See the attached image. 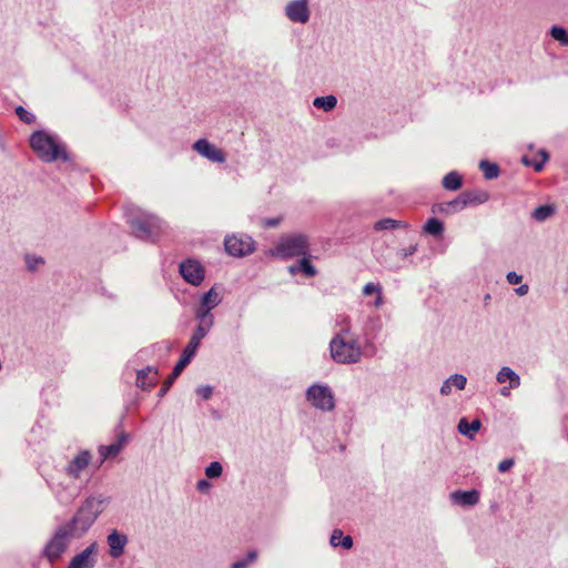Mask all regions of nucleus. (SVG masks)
I'll list each match as a JSON object with an SVG mask.
<instances>
[{"label": "nucleus", "mask_w": 568, "mask_h": 568, "mask_svg": "<svg viewBox=\"0 0 568 568\" xmlns=\"http://www.w3.org/2000/svg\"><path fill=\"white\" fill-rule=\"evenodd\" d=\"M310 1L308 0H292L285 7V14L287 19L295 23H306L310 20Z\"/></svg>", "instance_id": "nucleus-10"}, {"label": "nucleus", "mask_w": 568, "mask_h": 568, "mask_svg": "<svg viewBox=\"0 0 568 568\" xmlns=\"http://www.w3.org/2000/svg\"><path fill=\"white\" fill-rule=\"evenodd\" d=\"M223 473V466L220 462H212L205 468V476L207 478H219Z\"/></svg>", "instance_id": "nucleus-37"}, {"label": "nucleus", "mask_w": 568, "mask_h": 568, "mask_svg": "<svg viewBox=\"0 0 568 568\" xmlns=\"http://www.w3.org/2000/svg\"><path fill=\"white\" fill-rule=\"evenodd\" d=\"M407 224L405 222L394 220V219H383L375 223L374 229L377 231L384 230H394L397 227H406Z\"/></svg>", "instance_id": "nucleus-31"}, {"label": "nucleus", "mask_w": 568, "mask_h": 568, "mask_svg": "<svg viewBox=\"0 0 568 568\" xmlns=\"http://www.w3.org/2000/svg\"><path fill=\"white\" fill-rule=\"evenodd\" d=\"M212 326L213 324L199 323L191 337L201 342L207 335Z\"/></svg>", "instance_id": "nucleus-38"}, {"label": "nucleus", "mask_w": 568, "mask_h": 568, "mask_svg": "<svg viewBox=\"0 0 568 568\" xmlns=\"http://www.w3.org/2000/svg\"><path fill=\"white\" fill-rule=\"evenodd\" d=\"M297 271L303 272L307 277H313L317 273L316 268L311 264L306 256H303L297 265L290 266V272L292 274H295Z\"/></svg>", "instance_id": "nucleus-26"}, {"label": "nucleus", "mask_w": 568, "mask_h": 568, "mask_svg": "<svg viewBox=\"0 0 568 568\" xmlns=\"http://www.w3.org/2000/svg\"><path fill=\"white\" fill-rule=\"evenodd\" d=\"M337 104V99L334 95H326V97H317L313 101V105L323 109L324 111L328 112L333 110Z\"/></svg>", "instance_id": "nucleus-29"}, {"label": "nucleus", "mask_w": 568, "mask_h": 568, "mask_svg": "<svg viewBox=\"0 0 568 568\" xmlns=\"http://www.w3.org/2000/svg\"><path fill=\"white\" fill-rule=\"evenodd\" d=\"M280 223V219H268L265 221V226L267 227H275Z\"/></svg>", "instance_id": "nucleus-51"}, {"label": "nucleus", "mask_w": 568, "mask_h": 568, "mask_svg": "<svg viewBox=\"0 0 568 568\" xmlns=\"http://www.w3.org/2000/svg\"><path fill=\"white\" fill-rule=\"evenodd\" d=\"M424 231L430 235L439 236L444 232V224L439 220L433 217L426 222Z\"/></svg>", "instance_id": "nucleus-35"}, {"label": "nucleus", "mask_w": 568, "mask_h": 568, "mask_svg": "<svg viewBox=\"0 0 568 568\" xmlns=\"http://www.w3.org/2000/svg\"><path fill=\"white\" fill-rule=\"evenodd\" d=\"M180 274L191 285H200L205 276L204 267L195 260H186L180 264Z\"/></svg>", "instance_id": "nucleus-11"}, {"label": "nucleus", "mask_w": 568, "mask_h": 568, "mask_svg": "<svg viewBox=\"0 0 568 568\" xmlns=\"http://www.w3.org/2000/svg\"><path fill=\"white\" fill-rule=\"evenodd\" d=\"M212 485L207 479H200L196 483V489L201 493H207L211 489Z\"/></svg>", "instance_id": "nucleus-45"}, {"label": "nucleus", "mask_w": 568, "mask_h": 568, "mask_svg": "<svg viewBox=\"0 0 568 568\" xmlns=\"http://www.w3.org/2000/svg\"><path fill=\"white\" fill-rule=\"evenodd\" d=\"M506 278H507V282H508L509 284H514V285H515V284H519V283H521V281H523V276H521V275H519V274H517L516 272H509V273L507 274Z\"/></svg>", "instance_id": "nucleus-46"}, {"label": "nucleus", "mask_w": 568, "mask_h": 568, "mask_svg": "<svg viewBox=\"0 0 568 568\" xmlns=\"http://www.w3.org/2000/svg\"><path fill=\"white\" fill-rule=\"evenodd\" d=\"M480 427L481 422L479 419L476 418L473 422H468L466 417L460 418L457 425L458 432L469 439H473L476 436Z\"/></svg>", "instance_id": "nucleus-20"}, {"label": "nucleus", "mask_w": 568, "mask_h": 568, "mask_svg": "<svg viewBox=\"0 0 568 568\" xmlns=\"http://www.w3.org/2000/svg\"><path fill=\"white\" fill-rule=\"evenodd\" d=\"M335 326L338 328L336 334H345L346 336L352 335V324L348 315L339 314L336 316Z\"/></svg>", "instance_id": "nucleus-32"}, {"label": "nucleus", "mask_w": 568, "mask_h": 568, "mask_svg": "<svg viewBox=\"0 0 568 568\" xmlns=\"http://www.w3.org/2000/svg\"><path fill=\"white\" fill-rule=\"evenodd\" d=\"M467 378L463 374H454L449 376L440 387V394L447 396L452 393L453 387L458 390H463L466 387Z\"/></svg>", "instance_id": "nucleus-18"}, {"label": "nucleus", "mask_w": 568, "mask_h": 568, "mask_svg": "<svg viewBox=\"0 0 568 568\" xmlns=\"http://www.w3.org/2000/svg\"><path fill=\"white\" fill-rule=\"evenodd\" d=\"M513 466H514V459H511V458H507V459L501 460V462L498 464V470H499L500 473H506V471H508Z\"/></svg>", "instance_id": "nucleus-44"}, {"label": "nucleus", "mask_w": 568, "mask_h": 568, "mask_svg": "<svg viewBox=\"0 0 568 568\" xmlns=\"http://www.w3.org/2000/svg\"><path fill=\"white\" fill-rule=\"evenodd\" d=\"M515 291L519 296H524L528 293L529 286L527 284H524L517 287Z\"/></svg>", "instance_id": "nucleus-50"}, {"label": "nucleus", "mask_w": 568, "mask_h": 568, "mask_svg": "<svg viewBox=\"0 0 568 568\" xmlns=\"http://www.w3.org/2000/svg\"><path fill=\"white\" fill-rule=\"evenodd\" d=\"M126 219L133 234L142 240L153 241L166 229L165 222L160 217L140 210L128 212Z\"/></svg>", "instance_id": "nucleus-2"}, {"label": "nucleus", "mask_w": 568, "mask_h": 568, "mask_svg": "<svg viewBox=\"0 0 568 568\" xmlns=\"http://www.w3.org/2000/svg\"><path fill=\"white\" fill-rule=\"evenodd\" d=\"M194 315L200 323L214 324V316L211 313V310L202 306L201 304L194 308Z\"/></svg>", "instance_id": "nucleus-33"}, {"label": "nucleus", "mask_w": 568, "mask_h": 568, "mask_svg": "<svg viewBox=\"0 0 568 568\" xmlns=\"http://www.w3.org/2000/svg\"><path fill=\"white\" fill-rule=\"evenodd\" d=\"M257 558V551L251 550L248 551L246 558L237 560L232 564L231 568H247V566L254 562Z\"/></svg>", "instance_id": "nucleus-39"}, {"label": "nucleus", "mask_w": 568, "mask_h": 568, "mask_svg": "<svg viewBox=\"0 0 568 568\" xmlns=\"http://www.w3.org/2000/svg\"><path fill=\"white\" fill-rule=\"evenodd\" d=\"M221 301H222V297H221L220 293L215 290V287H212L209 292H206L202 296L200 304L212 311L221 303Z\"/></svg>", "instance_id": "nucleus-25"}, {"label": "nucleus", "mask_w": 568, "mask_h": 568, "mask_svg": "<svg viewBox=\"0 0 568 568\" xmlns=\"http://www.w3.org/2000/svg\"><path fill=\"white\" fill-rule=\"evenodd\" d=\"M557 213V206L554 203L550 204H544L537 206L531 212V219H534L536 222L542 223L547 220L551 219Z\"/></svg>", "instance_id": "nucleus-21"}, {"label": "nucleus", "mask_w": 568, "mask_h": 568, "mask_svg": "<svg viewBox=\"0 0 568 568\" xmlns=\"http://www.w3.org/2000/svg\"><path fill=\"white\" fill-rule=\"evenodd\" d=\"M331 356L338 364H355L362 359L363 347L353 335L335 334L329 342Z\"/></svg>", "instance_id": "nucleus-3"}, {"label": "nucleus", "mask_w": 568, "mask_h": 568, "mask_svg": "<svg viewBox=\"0 0 568 568\" xmlns=\"http://www.w3.org/2000/svg\"><path fill=\"white\" fill-rule=\"evenodd\" d=\"M30 146L42 161L48 163L58 159H68L64 149L58 144L53 136L43 131H37L31 135Z\"/></svg>", "instance_id": "nucleus-4"}, {"label": "nucleus", "mask_w": 568, "mask_h": 568, "mask_svg": "<svg viewBox=\"0 0 568 568\" xmlns=\"http://www.w3.org/2000/svg\"><path fill=\"white\" fill-rule=\"evenodd\" d=\"M540 155H541V161L531 163V165L534 166L535 171H541L542 168H544L545 162L548 160L547 152L541 151Z\"/></svg>", "instance_id": "nucleus-47"}, {"label": "nucleus", "mask_w": 568, "mask_h": 568, "mask_svg": "<svg viewBox=\"0 0 568 568\" xmlns=\"http://www.w3.org/2000/svg\"><path fill=\"white\" fill-rule=\"evenodd\" d=\"M200 345H201V342L191 337L187 345L183 349V353H182L180 359L183 361L184 363L189 364L192 361V358L194 357V355L196 354Z\"/></svg>", "instance_id": "nucleus-30"}, {"label": "nucleus", "mask_w": 568, "mask_h": 568, "mask_svg": "<svg viewBox=\"0 0 568 568\" xmlns=\"http://www.w3.org/2000/svg\"><path fill=\"white\" fill-rule=\"evenodd\" d=\"M496 381L498 384L509 383L510 387H519L520 386V376L510 367L503 366L497 375Z\"/></svg>", "instance_id": "nucleus-19"}, {"label": "nucleus", "mask_w": 568, "mask_h": 568, "mask_svg": "<svg viewBox=\"0 0 568 568\" xmlns=\"http://www.w3.org/2000/svg\"><path fill=\"white\" fill-rule=\"evenodd\" d=\"M196 394L206 400L211 398L213 394V388L209 385L200 386L196 388Z\"/></svg>", "instance_id": "nucleus-43"}, {"label": "nucleus", "mask_w": 568, "mask_h": 568, "mask_svg": "<svg viewBox=\"0 0 568 568\" xmlns=\"http://www.w3.org/2000/svg\"><path fill=\"white\" fill-rule=\"evenodd\" d=\"M99 545L93 541L81 552L77 554L67 568H93L97 564Z\"/></svg>", "instance_id": "nucleus-12"}, {"label": "nucleus", "mask_w": 568, "mask_h": 568, "mask_svg": "<svg viewBox=\"0 0 568 568\" xmlns=\"http://www.w3.org/2000/svg\"><path fill=\"white\" fill-rule=\"evenodd\" d=\"M308 251V237L304 234L295 233L282 236L276 246L270 251V254L287 260L295 256H307Z\"/></svg>", "instance_id": "nucleus-5"}, {"label": "nucleus", "mask_w": 568, "mask_h": 568, "mask_svg": "<svg viewBox=\"0 0 568 568\" xmlns=\"http://www.w3.org/2000/svg\"><path fill=\"white\" fill-rule=\"evenodd\" d=\"M110 557L118 559L124 554L125 546L128 545L126 535L119 532L116 529L111 530L106 537Z\"/></svg>", "instance_id": "nucleus-14"}, {"label": "nucleus", "mask_w": 568, "mask_h": 568, "mask_svg": "<svg viewBox=\"0 0 568 568\" xmlns=\"http://www.w3.org/2000/svg\"><path fill=\"white\" fill-rule=\"evenodd\" d=\"M193 150L214 163H224L226 160L225 153L206 139H199L194 142Z\"/></svg>", "instance_id": "nucleus-13"}, {"label": "nucleus", "mask_w": 568, "mask_h": 568, "mask_svg": "<svg viewBox=\"0 0 568 568\" xmlns=\"http://www.w3.org/2000/svg\"><path fill=\"white\" fill-rule=\"evenodd\" d=\"M16 113L24 123H32L34 121V115L22 106H18Z\"/></svg>", "instance_id": "nucleus-40"}, {"label": "nucleus", "mask_w": 568, "mask_h": 568, "mask_svg": "<svg viewBox=\"0 0 568 568\" xmlns=\"http://www.w3.org/2000/svg\"><path fill=\"white\" fill-rule=\"evenodd\" d=\"M77 538L64 525L59 526L43 548V556L54 562L67 550L70 541Z\"/></svg>", "instance_id": "nucleus-6"}, {"label": "nucleus", "mask_w": 568, "mask_h": 568, "mask_svg": "<svg viewBox=\"0 0 568 568\" xmlns=\"http://www.w3.org/2000/svg\"><path fill=\"white\" fill-rule=\"evenodd\" d=\"M333 547L342 546L344 549H349L353 546V539L351 536H344L343 531L335 529L329 540Z\"/></svg>", "instance_id": "nucleus-27"}, {"label": "nucleus", "mask_w": 568, "mask_h": 568, "mask_svg": "<svg viewBox=\"0 0 568 568\" xmlns=\"http://www.w3.org/2000/svg\"><path fill=\"white\" fill-rule=\"evenodd\" d=\"M479 168L483 171L485 179L487 180L496 179L499 174V168L495 163L483 160L479 163Z\"/></svg>", "instance_id": "nucleus-34"}, {"label": "nucleus", "mask_w": 568, "mask_h": 568, "mask_svg": "<svg viewBox=\"0 0 568 568\" xmlns=\"http://www.w3.org/2000/svg\"><path fill=\"white\" fill-rule=\"evenodd\" d=\"M382 286L377 283L369 282L363 287V294L365 296H369L372 294H379L382 292Z\"/></svg>", "instance_id": "nucleus-42"}, {"label": "nucleus", "mask_w": 568, "mask_h": 568, "mask_svg": "<svg viewBox=\"0 0 568 568\" xmlns=\"http://www.w3.org/2000/svg\"><path fill=\"white\" fill-rule=\"evenodd\" d=\"M226 252L236 257H242L251 254L254 251V241L247 235H232L227 236L224 241Z\"/></svg>", "instance_id": "nucleus-8"}, {"label": "nucleus", "mask_w": 568, "mask_h": 568, "mask_svg": "<svg viewBox=\"0 0 568 568\" xmlns=\"http://www.w3.org/2000/svg\"><path fill=\"white\" fill-rule=\"evenodd\" d=\"M550 34L555 40L560 42L562 45H568V31L565 28L554 26L550 29Z\"/></svg>", "instance_id": "nucleus-36"}, {"label": "nucleus", "mask_w": 568, "mask_h": 568, "mask_svg": "<svg viewBox=\"0 0 568 568\" xmlns=\"http://www.w3.org/2000/svg\"><path fill=\"white\" fill-rule=\"evenodd\" d=\"M129 435L124 432H122L118 436V440L111 445H102L99 447V454L101 455V463H103L105 459L115 457L125 446L128 442Z\"/></svg>", "instance_id": "nucleus-15"}, {"label": "nucleus", "mask_w": 568, "mask_h": 568, "mask_svg": "<svg viewBox=\"0 0 568 568\" xmlns=\"http://www.w3.org/2000/svg\"><path fill=\"white\" fill-rule=\"evenodd\" d=\"M450 500L463 507H471L478 504L479 493L476 489L471 490H455L450 494Z\"/></svg>", "instance_id": "nucleus-16"}, {"label": "nucleus", "mask_w": 568, "mask_h": 568, "mask_svg": "<svg viewBox=\"0 0 568 568\" xmlns=\"http://www.w3.org/2000/svg\"><path fill=\"white\" fill-rule=\"evenodd\" d=\"M306 399L313 407L323 412H331L335 407L332 389L327 385L314 384L306 390Z\"/></svg>", "instance_id": "nucleus-7"}, {"label": "nucleus", "mask_w": 568, "mask_h": 568, "mask_svg": "<svg viewBox=\"0 0 568 568\" xmlns=\"http://www.w3.org/2000/svg\"><path fill=\"white\" fill-rule=\"evenodd\" d=\"M103 504L104 499L101 496L88 497L64 526L68 527L77 538L82 537L102 513Z\"/></svg>", "instance_id": "nucleus-1"}, {"label": "nucleus", "mask_w": 568, "mask_h": 568, "mask_svg": "<svg viewBox=\"0 0 568 568\" xmlns=\"http://www.w3.org/2000/svg\"><path fill=\"white\" fill-rule=\"evenodd\" d=\"M43 263H44V261L42 257L32 256V255L26 256V264H27L28 270H30V271H36L37 267Z\"/></svg>", "instance_id": "nucleus-41"}, {"label": "nucleus", "mask_w": 568, "mask_h": 568, "mask_svg": "<svg viewBox=\"0 0 568 568\" xmlns=\"http://www.w3.org/2000/svg\"><path fill=\"white\" fill-rule=\"evenodd\" d=\"M384 304V298H383V291L379 293V294H376V298L375 301L373 302V306L378 308L381 307L382 305Z\"/></svg>", "instance_id": "nucleus-49"}, {"label": "nucleus", "mask_w": 568, "mask_h": 568, "mask_svg": "<svg viewBox=\"0 0 568 568\" xmlns=\"http://www.w3.org/2000/svg\"><path fill=\"white\" fill-rule=\"evenodd\" d=\"M465 207V200L463 194L460 193L456 199L452 201L435 204L433 206V212L450 215L460 212Z\"/></svg>", "instance_id": "nucleus-17"}, {"label": "nucleus", "mask_w": 568, "mask_h": 568, "mask_svg": "<svg viewBox=\"0 0 568 568\" xmlns=\"http://www.w3.org/2000/svg\"><path fill=\"white\" fill-rule=\"evenodd\" d=\"M516 387H510V385L508 386H504L501 387L500 389V395L504 396V397H508L510 395V390L511 389H515Z\"/></svg>", "instance_id": "nucleus-52"}, {"label": "nucleus", "mask_w": 568, "mask_h": 568, "mask_svg": "<svg viewBox=\"0 0 568 568\" xmlns=\"http://www.w3.org/2000/svg\"><path fill=\"white\" fill-rule=\"evenodd\" d=\"M91 460L92 454L89 450H80L67 463L63 471L68 477L72 479H79L83 471L89 467Z\"/></svg>", "instance_id": "nucleus-9"}, {"label": "nucleus", "mask_w": 568, "mask_h": 568, "mask_svg": "<svg viewBox=\"0 0 568 568\" xmlns=\"http://www.w3.org/2000/svg\"><path fill=\"white\" fill-rule=\"evenodd\" d=\"M416 251H417V245L415 244V245H410L407 248H404L400 254L403 257H407V256L413 255Z\"/></svg>", "instance_id": "nucleus-48"}, {"label": "nucleus", "mask_w": 568, "mask_h": 568, "mask_svg": "<svg viewBox=\"0 0 568 568\" xmlns=\"http://www.w3.org/2000/svg\"><path fill=\"white\" fill-rule=\"evenodd\" d=\"M156 383V371L148 367L138 372L136 386L142 389H150Z\"/></svg>", "instance_id": "nucleus-22"}, {"label": "nucleus", "mask_w": 568, "mask_h": 568, "mask_svg": "<svg viewBox=\"0 0 568 568\" xmlns=\"http://www.w3.org/2000/svg\"><path fill=\"white\" fill-rule=\"evenodd\" d=\"M443 186L449 191H456L460 189L462 176L455 171L449 172L443 179Z\"/></svg>", "instance_id": "nucleus-28"}, {"label": "nucleus", "mask_w": 568, "mask_h": 568, "mask_svg": "<svg viewBox=\"0 0 568 568\" xmlns=\"http://www.w3.org/2000/svg\"><path fill=\"white\" fill-rule=\"evenodd\" d=\"M187 365L189 364H186L183 361L179 359V362L175 364L171 375L168 377V379L164 382L163 386L161 387V389L159 392V396L160 397H163L166 394V392L171 387V385L174 382V379L183 372V369Z\"/></svg>", "instance_id": "nucleus-24"}, {"label": "nucleus", "mask_w": 568, "mask_h": 568, "mask_svg": "<svg viewBox=\"0 0 568 568\" xmlns=\"http://www.w3.org/2000/svg\"><path fill=\"white\" fill-rule=\"evenodd\" d=\"M467 205L483 204L488 201L489 194L485 191H465L462 193Z\"/></svg>", "instance_id": "nucleus-23"}]
</instances>
